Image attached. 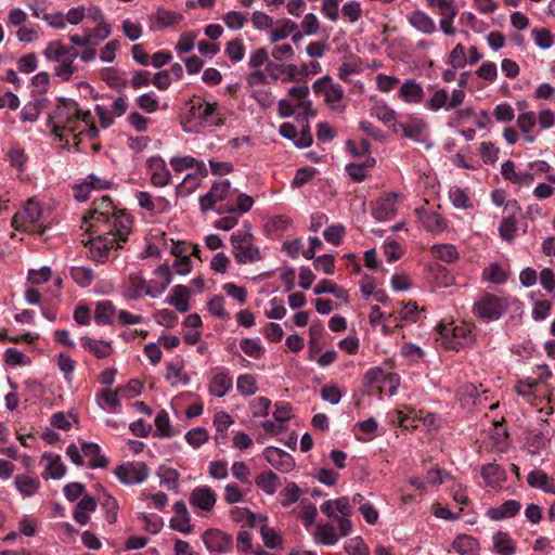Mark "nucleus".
I'll return each mask as SVG.
<instances>
[{"label": "nucleus", "mask_w": 555, "mask_h": 555, "mask_svg": "<svg viewBox=\"0 0 555 555\" xmlns=\"http://www.w3.org/2000/svg\"><path fill=\"white\" fill-rule=\"evenodd\" d=\"M254 205V199L251 196L245 194V193H240L236 197V205H222L220 206L218 209H217V212L219 215L221 214H224V212H228V214H235V212H240V214H245L247 211H249L251 209Z\"/></svg>", "instance_id": "obj_37"}, {"label": "nucleus", "mask_w": 555, "mask_h": 555, "mask_svg": "<svg viewBox=\"0 0 555 555\" xmlns=\"http://www.w3.org/2000/svg\"><path fill=\"white\" fill-rule=\"evenodd\" d=\"M170 165L177 172H182L185 169L196 167L199 171H203L205 169V165L203 162H198L195 158L191 156H183V157H172L170 159Z\"/></svg>", "instance_id": "obj_48"}, {"label": "nucleus", "mask_w": 555, "mask_h": 555, "mask_svg": "<svg viewBox=\"0 0 555 555\" xmlns=\"http://www.w3.org/2000/svg\"><path fill=\"white\" fill-rule=\"evenodd\" d=\"M111 219L112 215L103 214L102 210L94 214H87L82 218V223L86 227V231L90 233H94L96 235H107V232L111 231Z\"/></svg>", "instance_id": "obj_19"}, {"label": "nucleus", "mask_w": 555, "mask_h": 555, "mask_svg": "<svg viewBox=\"0 0 555 555\" xmlns=\"http://www.w3.org/2000/svg\"><path fill=\"white\" fill-rule=\"evenodd\" d=\"M146 164L154 186L163 188L170 183L171 175L162 157L153 156L147 159Z\"/></svg>", "instance_id": "obj_17"}, {"label": "nucleus", "mask_w": 555, "mask_h": 555, "mask_svg": "<svg viewBox=\"0 0 555 555\" xmlns=\"http://www.w3.org/2000/svg\"><path fill=\"white\" fill-rule=\"evenodd\" d=\"M236 388L243 396H251L258 390L256 379L250 374H243L238 376Z\"/></svg>", "instance_id": "obj_55"}, {"label": "nucleus", "mask_w": 555, "mask_h": 555, "mask_svg": "<svg viewBox=\"0 0 555 555\" xmlns=\"http://www.w3.org/2000/svg\"><path fill=\"white\" fill-rule=\"evenodd\" d=\"M85 20L94 31H104L106 35L111 33V28L105 24L103 12L100 8L91 5L85 9Z\"/></svg>", "instance_id": "obj_29"}, {"label": "nucleus", "mask_w": 555, "mask_h": 555, "mask_svg": "<svg viewBox=\"0 0 555 555\" xmlns=\"http://www.w3.org/2000/svg\"><path fill=\"white\" fill-rule=\"evenodd\" d=\"M96 506L98 503L95 499L89 495H83L74 509L73 517L75 521L81 526L87 525L90 521L89 514L94 512Z\"/></svg>", "instance_id": "obj_23"}, {"label": "nucleus", "mask_w": 555, "mask_h": 555, "mask_svg": "<svg viewBox=\"0 0 555 555\" xmlns=\"http://www.w3.org/2000/svg\"><path fill=\"white\" fill-rule=\"evenodd\" d=\"M114 474L124 485H137L147 479L150 468L143 462H126L117 466Z\"/></svg>", "instance_id": "obj_7"}, {"label": "nucleus", "mask_w": 555, "mask_h": 555, "mask_svg": "<svg viewBox=\"0 0 555 555\" xmlns=\"http://www.w3.org/2000/svg\"><path fill=\"white\" fill-rule=\"evenodd\" d=\"M231 192V183L229 180L212 184L209 192L199 197L201 210L206 212L212 209L217 203L227 199Z\"/></svg>", "instance_id": "obj_13"}, {"label": "nucleus", "mask_w": 555, "mask_h": 555, "mask_svg": "<svg viewBox=\"0 0 555 555\" xmlns=\"http://www.w3.org/2000/svg\"><path fill=\"white\" fill-rule=\"evenodd\" d=\"M70 276L80 286L87 287L93 281V271L86 267H74L70 270Z\"/></svg>", "instance_id": "obj_54"}, {"label": "nucleus", "mask_w": 555, "mask_h": 555, "mask_svg": "<svg viewBox=\"0 0 555 555\" xmlns=\"http://www.w3.org/2000/svg\"><path fill=\"white\" fill-rule=\"evenodd\" d=\"M202 539L207 550L211 553H229L233 547L232 537L219 529L206 530Z\"/></svg>", "instance_id": "obj_11"}, {"label": "nucleus", "mask_w": 555, "mask_h": 555, "mask_svg": "<svg viewBox=\"0 0 555 555\" xmlns=\"http://www.w3.org/2000/svg\"><path fill=\"white\" fill-rule=\"evenodd\" d=\"M449 104V93L444 89L437 90L430 100L427 102V107L434 112H437L441 108H446L448 111Z\"/></svg>", "instance_id": "obj_56"}, {"label": "nucleus", "mask_w": 555, "mask_h": 555, "mask_svg": "<svg viewBox=\"0 0 555 555\" xmlns=\"http://www.w3.org/2000/svg\"><path fill=\"white\" fill-rule=\"evenodd\" d=\"M182 18L180 13L159 9L150 16V28L152 31H160L179 24Z\"/></svg>", "instance_id": "obj_20"}, {"label": "nucleus", "mask_w": 555, "mask_h": 555, "mask_svg": "<svg viewBox=\"0 0 555 555\" xmlns=\"http://www.w3.org/2000/svg\"><path fill=\"white\" fill-rule=\"evenodd\" d=\"M263 457L271 466L282 473H288L295 467L293 456L275 447H267L263 450Z\"/></svg>", "instance_id": "obj_15"}, {"label": "nucleus", "mask_w": 555, "mask_h": 555, "mask_svg": "<svg viewBox=\"0 0 555 555\" xmlns=\"http://www.w3.org/2000/svg\"><path fill=\"white\" fill-rule=\"evenodd\" d=\"M397 214V195L386 194L372 203V216L379 222L392 219Z\"/></svg>", "instance_id": "obj_14"}, {"label": "nucleus", "mask_w": 555, "mask_h": 555, "mask_svg": "<svg viewBox=\"0 0 555 555\" xmlns=\"http://www.w3.org/2000/svg\"><path fill=\"white\" fill-rule=\"evenodd\" d=\"M42 461L47 462L46 470L42 474V477L53 478V479H60L64 476L66 472L65 465L61 461L60 455H53V454H43Z\"/></svg>", "instance_id": "obj_34"}, {"label": "nucleus", "mask_w": 555, "mask_h": 555, "mask_svg": "<svg viewBox=\"0 0 555 555\" xmlns=\"http://www.w3.org/2000/svg\"><path fill=\"white\" fill-rule=\"evenodd\" d=\"M156 474H157L162 485L167 486L168 489L177 488L178 480L180 478V474L177 469L163 464L157 468Z\"/></svg>", "instance_id": "obj_42"}, {"label": "nucleus", "mask_w": 555, "mask_h": 555, "mask_svg": "<svg viewBox=\"0 0 555 555\" xmlns=\"http://www.w3.org/2000/svg\"><path fill=\"white\" fill-rule=\"evenodd\" d=\"M481 476L486 483L491 487H499L506 480V472L498 463H489L481 467Z\"/></svg>", "instance_id": "obj_27"}, {"label": "nucleus", "mask_w": 555, "mask_h": 555, "mask_svg": "<svg viewBox=\"0 0 555 555\" xmlns=\"http://www.w3.org/2000/svg\"><path fill=\"white\" fill-rule=\"evenodd\" d=\"M288 94L294 102L296 107L305 114L306 118L314 117L317 115L315 109L312 107V102L307 100L309 94V88L306 85L295 86L288 90Z\"/></svg>", "instance_id": "obj_21"}, {"label": "nucleus", "mask_w": 555, "mask_h": 555, "mask_svg": "<svg viewBox=\"0 0 555 555\" xmlns=\"http://www.w3.org/2000/svg\"><path fill=\"white\" fill-rule=\"evenodd\" d=\"M89 245V257L98 262H104L113 248H120L121 245L108 235H96L86 243Z\"/></svg>", "instance_id": "obj_12"}, {"label": "nucleus", "mask_w": 555, "mask_h": 555, "mask_svg": "<svg viewBox=\"0 0 555 555\" xmlns=\"http://www.w3.org/2000/svg\"><path fill=\"white\" fill-rule=\"evenodd\" d=\"M132 219L129 215L121 211H115L111 219V231L107 235L114 238L115 242L121 243L128 240V235L131 231Z\"/></svg>", "instance_id": "obj_16"}, {"label": "nucleus", "mask_w": 555, "mask_h": 555, "mask_svg": "<svg viewBox=\"0 0 555 555\" xmlns=\"http://www.w3.org/2000/svg\"><path fill=\"white\" fill-rule=\"evenodd\" d=\"M190 289L184 285H176L171 289V295L167 302L173 306L179 312L184 313L189 310Z\"/></svg>", "instance_id": "obj_35"}, {"label": "nucleus", "mask_w": 555, "mask_h": 555, "mask_svg": "<svg viewBox=\"0 0 555 555\" xmlns=\"http://www.w3.org/2000/svg\"><path fill=\"white\" fill-rule=\"evenodd\" d=\"M216 502L217 494L208 486L196 487L190 494V504L204 512H211Z\"/></svg>", "instance_id": "obj_18"}, {"label": "nucleus", "mask_w": 555, "mask_h": 555, "mask_svg": "<svg viewBox=\"0 0 555 555\" xmlns=\"http://www.w3.org/2000/svg\"><path fill=\"white\" fill-rule=\"evenodd\" d=\"M154 423L156 427V433L159 437L165 438L173 436V431L170 426L169 415L165 410H162L157 413Z\"/></svg>", "instance_id": "obj_53"}, {"label": "nucleus", "mask_w": 555, "mask_h": 555, "mask_svg": "<svg viewBox=\"0 0 555 555\" xmlns=\"http://www.w3.org/2000/svg\"><path fill=\"white\" fill-rule=\"evenodd\" d=\"M493 547L500 555L515 554L516 546L509 534L504 531H498L493 534Z\"/></svg>", "instance_id": "obj_39"}, {"label": "nucleus", "mask_w": 555, "mask_h": 555, "mask_svg": "<svg viewBox=\"0 0 555 555\" xmlns=\"http://www.w3.org/2000/svg\"><path fill=\"white\" fill-rule=\"evenodd\" d=\"M423 96V88L414 79L405 80L399 90V98L406 103H420Z\"/></svg>", "instance_id": "obj_28"}, {"label": "nucleus", "mask_w": 555, "mask_h": 555, "mask_svg": "<svg viewBox=\"0 0 555 555\" xmlns=\"http://www.w3.org/2000/svg\"><path fill=\"white\" fill-rule=\"evenodd\" d=\"M81 345L85 349L92 352L98 359L107 358L113 352L111 343L98 340L88 336L80 338Z\"/></svg>", "instance_id": "obj_30"}, {"label": "nucleus", "mask_w": 555, "mask_h": 555, "mask_svg": "<svg viewBox=\"0 0 555 555\" xmlns=\"http://www.w3.org/2000/svg\"><path fill=\"white\" fill-rule=\"evenodd\" d=\"M41 216V205L34 198H29L23 209L14 215L12 225L17 231H36L39 235H43L47 227H36L35 224Z\"/></svg>", "instance_id": "obj_3"}, {"label": "nucleus", "mask_w": 555, "mask_h": 555, "mask_svg": "<svg viewBox=\"0 0 555 555\" xmlns=\"http://www.w3.org/2000/svg\"><path fill=\"white\" fill-rule=\"evenodd\" d=\"M439 340L446 349L459 350L470 339V330L465 325L439 324L437 326Z\"/></svg>", "instance_id": "obj_5"}, {"label": "nucleus", "mask_w": 555, "mask_h": 555, "mask_svg": "<svg viewBox=\"0 0 555 555\" xmlns=\"http://www.w3.org/2000/svg\"><path fill=\"white\" fill-rule=\"evenodd\" d=\"M343 18L347 22L354 23L362 15V9L360 3L357 1H350L343 5L341 8Z\"/></svg>", "instance_id": "obj_58"}, {"label": "nucleus", "mask_w": 555, "mask_h": 555, "mask_svg": "<svg viewBox=\"0 0 555 555\" xmlns=\"http://www.w3.org/2000/svg\"><path fill=\"white\" fill-rule=\"evenodd\" d=\"M345 550L348 555H370L366 544L360 537L348 540Z\"/></svg>", "instance_id": "obj_59"}, {"label": "nucleus", "mask_w": 555, "mask_h": 555, "mask_svg": "<svg viewBox=\"0 0 555 555\" xmlns=\"http://www.w3.org/2000/svg\"><path fill=\"white\" fill-rule=\"evenodd\" d=\"M260 533L263 540V543L269 548H276L281 545L282 539L281 537L275 532L274 529L269 528L266 525H262L260 528Z\"/></svg>", "instance_id": "obj_62"}, {"label": "nucleus", "mask_w": 555, "mask_h": 555, "mask_svg": "<svg viewBox=\"0 0 555 555\" xmlns=\"http://www.w3.org/2000/svg\"><path fill=\"white\" fill-rule=\"evenodd\" d=\"M81 451L85 456L89 457L90 468H105L108 465V460L101 454V448L94 442H83Z\"/></svg>", "instance_id": "obj_26"}, {"label": "nucleus", "mask_w": 555, "mask_h": 555, "mask_svg": "<svg viewBox=\"0 0 555 555\" xmlns=\"http://www.w3.org/2000/svg\"><path fill=\"white\" fill-rule=\"evenodd\" d=\"M208 433L204 427H196L189 430L185 435V439L189 444L194 448H198L208 440Z\"/></svg>", "instance_id": "obj_57"}, {"label": "nucleus", "mask_w": 555, "mask_h": 555, "mask_svg": "<svg viewBox=\"0 0 555 555\" xmlns=\"http://www.w3.org/2000/svg\"><path fill=\"white\" fill-rule=\"evenodd\" d=\"M406 18L414 29L423 34L430 35L436 29L434 20L423 11H413Z\"/></svg>", "instance_id": "obj_24"}, {"label": "nucleus", "mask_w": 555, "mask_h": 555, "mask_svg": "<svg viewBox=\"0 0 555 555\" xmlns=\"http://www.w3.org/2000/svg\"><path fill=\"white\" fill-rule=\"evenodd\" d=\"M371 115L398 133L397 126L399 122L396 121L397 114L390 106L385 103H376L371 111Z\"/></svg>", "instance_id": "obj_31"}, {"label": "nucleus", "mask_w": 555, "mask_h": 555, "mask_svg": "<svg viewBox=\"0 0 555 555\" xmlns=\"http://www.w3.org/2000/svg\"><path fill=\"white\" fill-rule=\"evenodd\" d=\"M345 227L341 224L330 225L323 232V236L327 243L339 245L345 236Z\"/></svg>", "instance_id": "obj_60"}, {"label": "nucleus", "mask_w": 555, "mask_h": 555, "mask_svg": "<svg viewBox=\"0 0 555 555\" xmlns=\"http://www.w3.org/2000/svg\"><path fill=\"white\" fill-rule=\"evenodd\" d=\"M222 21L231 31H238L246 25L248 17L240 11H229L223 15Z\"/></svg>", "instance_id": "obj_47"}, {"label": "nucleus", "mask_w": 555, "mask_h": 555, "mask_svg": "<svg viewBox=\"0 0 555 555\" xmlns=\"http://www.w3.org/2000/svg\"><path fill=\"white\" fill-rule=\"evenodd\" d=\"M431 254L437 259L448 263H452L459 258L456 248L451 244L434 245L431 247Z\"/></svg>", "instance_id": "obj_45"}, {"label": "nucleus", "mask_w": 555, "mask_h": 555, "mask_svg": "<svg viewBox=\"0 0 555 555\" xmlns=\"http://www.w3.org/2000/svg\"><path fill=\"white\" fill-rule=\"evenodd\" d=\"M397 129L398 133H401L403 137L430 147L431 144L427 143L428 129L424 119L412 117L406 122H399Z\"/></svg>", "instance_id": "obj_10"}, {"label": "nucleus", "mask_w": 555, "mask_h": 555, "mask_svg": "<svg viewBox=\"0 0 555 555\" xmlns=\"http://www.w3.org/2000/svg\"><path fill=\"white\" fill-rule=\"evenodd\" d=\"M452 546L460 555H475L479 550L478 541L467 534L457 535L454 539Z\"/></svg>", "instance_id": "obj_36"}, {"label": "nucleus", "mask_w": 555, "mask_h": 555, "mask_svg": "<svg viewBox=\"0 0 555 555\" xmlns=\"http://www.w3.org/2000/svg\"><path fill=\"white\" fill-rule=\"evenodd\" d=\"M90 117L89 112H82L73 100L62 99L55 109L53 133L63 141L62 131L67 130L75 134L82 121Z\"/></svg>", "instance_id": "obj_2"}, {"label": "nucleus", "mask_w": 555, "mask_h": 555, "mask_svg": "<svg viewBox=\"0 0 555 555\" xmlns=\"http://www.w3.org/2000/svg\"><path fill=\"white\" fill-rule=\"evenodd\" d=\"M15 486L24 496H31L39 490L40 480L29 475H17Z\"/></svg>", "instance_id": "obj_40"}, {"label": "nucleus", "mask_w": 555, "mask_h": 555, "mask_svg": "<svg viewBox=\"0 0 555 555\" xmlns=\"http://www.w3.org/2000/svg\"><path fill=\"white\" fill-rule=\"evenodd\" d=\"M240 347L245 354L253 359H259L263 352L260 340L255 338H242L240 340Z\"/></svg>", "instance_id": "obj_52"}, {"label": "nucleus", "mask_w": 555, "mask_h": 555, "mask_svg": "<svg viewBox=\"0 0 555 555\" xmlns=\"http://www.w3.org/2000/svg\"><path fill=\"white\" fill-rule=\"evenodd\" d=\"M166 379L170 380L171 386L188 385L190 377L183 373V365L180 363H169L167 365Z\"/></svg>", "instance_id": "obj_43"}, {"label": "nucleus", "mask_w": 555, "mask_h": 555, "mask_svg": "<svg viewBox=\"0 0 555 555\" xmlns=\"http://www.w3.org/2000/svg\"><path fill=\"white\" fill-rule=\"evenodd\" d=\"M499 233L503 240H505L507 242H512L514 240L515 233H516L515 219L513 217L503 218V220L501 221L500 227H499Z\"/></svg>", "instance_id": "obj_61"}, {"label": "nucleus", "mask_w": 555, "mask_h": 555, "mask_svg": "<svg viewBox=\"0 0 555 555\" xmlns=\"http://www.w3.org/2000/svg\"><path fill=\"white\" fill-rule=\"evenodd\" d=\"M74 46L82 48L79 53L75 47L63 44L60 40L50 42L43 50V55L48 61L57 62L54 68V76L63 81H68L78 70L74 61L79 56L83 62L93 61L96 56V42L91 41V37H70Z\"/></svg>", "instance_id": "obj_1"}, {"label": "nucleus", "mask_w": 555, "mask_h": 555, "mask_svg": "<svg viewBox=\"0 0 555 555\" xmlns=\"http://www.w3.org/2000/svg\"><path fill=\"white\" fill-rule=\"evenodd\" d=\"M102 79L111 87V88H125L127 85V80L124 78L122 74L113 68L106 67L101 73Z\"/></svg>", "instance_id": "obj_50"}, {"label": "nucleus", "mask_w": 555, "mask_h": 555, "mask_svg": "<svg viewBox=\"0 0 555 555\" xmlns=\"http://www.w3.org/2000/svg\"><path fill=\"white\" fill-rule=\"evenodd\" d=\"M427 5L441 15L440 28L444 35H452L453 22L459 12L455 0H426Z\"/></svg>", "instance_id": "obj_9"}, {"label": "nucleus", "mask_w": 555, "mask_h": 555, "mask_svg": "<svg viewBox=\"0 0 555 555\" xmlns=\"http://www.w3.org/2000/svg\"><path fill=\"white\" fill-rule=\"evenodd\" d=\"M314 540L324 545H334L338 542L339 535L334 525L330 522H319L315 527Z\"/></svg>", "instance_id": "obj_33"}, {"label": "nucleus", "mask_w": 555, "mask_h": 555, "mask_svg": "<svg viewBox=\"0 0 555 555\" xmlns=\"http://www.w3.org/2000/svg\"><path fill=\"white\" fill-rule=\"evenodd\" d=\"M331 80L330 76H323L313 82L312 89L315 93L324 94L325 103L333 111L341 113L346 107V105L341 103L344 99V90L340 85L331 83Z\"/></svg>", "instance_id": "obj_6"}, {"label": "nucleus", "mask_w": 555, "mask_h": 555, "mask_svg": "<svg viewBox=\"0 0 555 555\" xmlns=\"http://www.w3.org/2000/svg\"><path fill=\"white\" fill-rule=\"evenodd\" d=\"M508 305L503 297L487 293L473 307V313L485 322L499 320Z\"/></svg>", "instance_id": "obj_4"}, {"label": "nucleus", "mask_w": 555, "mask_h": 555, "mask_svg": "<svg viewBox=\"0 0 555 555\" xmlns=\"http://www.w3.org/2000/svg\"><path fill=\"white\" fill-rule=\"evenodd\" d=\"M115 312V307L111 301H100L95 307L94 320L98 324H111Z\"/></svg>", "instance_id": "obj_41"}, {"label": "nucleus", "mask_w": 555, "mask_h": 555, "mask_svg": "<svg viewBox=\"0 0 555 555\" xmlns=\"http://www.w3.org/2000/svg\"><path fill=\"white\" fill-rule=\"evenodd\" d=\"M4 361L8 365H25L29 362V359L20 350L9 348L4 352Z\"/></svg>", "instance_id": "obj_64"}, {"label": "nucleus", "mask_w": 555, "mask_h": 555, "mask_svg": "<svg viewBox=\"0 0 555 555\" xmlns=\"http://www.w3.org/2000/svg\"><path fill=\"white\" fill-rule=\"evenodd\" d=\"M190 113L194 119H197L202 126H218L221 124V117L216 102H205L202 100L193 101Z\"/></svg>", "instance_id": "obj_8"}, {"label": "nucleus", "mask_w": 555, "mask_h": 555, "mask_svg": "<svg viewBox=\"0 0 555 555\" xmlns=\"http://www.w3.org/2000/svg\"><path fill=\"white\" fill-rule=\"evenodd\" d=\"M449 198L457 209H469L473 207L467 193L459 186H453L449 191Z\"/></svg>", "instance_id": "obj_49"}, {"label": "nucleus", "mask_w": 555, "mask_h": 555, "mask_svg": "<svg viewBox=\"0 0 555 555\" xmlns=\"http://www.w3.org/2000/svg\"><path fill=\"white\" fill-rule=\"evenodd\" d=\"M423 227L433 233L442 232L447 228L444 218L437 211L418 208L415 210Z\"/></svg>", "instance_id": "obj_22"}, {"label": "nucleus", "mask_w": 555, "mask_h": 555, "mask_svg": "<svg viewBox=\"0 0 555 555\" xmlns=\"http://www.w3.org/2000/svg\"><path fill=\"white\" fill-rule=\"evenodd\" d=\"M208 474L212 479L223 480L228 478V463L224 461H212L208 466Z\"/></svg>", "instance_id": "obj_63"}, {"label": "nucleus", "mask_w": 555, "mask_h": 555, "mask_svg": "<svg viewBox=\"0 0 555 555\" xmlns=\"http://www.w3.org/2000/svg\"><path fill=\"white\" fill-rule=\"evenodd\" d=\"M233 255L235 260L241 264L256 262L261 259L258 247L254 246L251 242L244 246L237 245L236 249L233 250Z\"/></svg>", "instance_id": "obj_38"}, {"label": "nucleus", "mask_w": 555, "mask_h": 555, "mask_svg": "<svg viewBox=\"0 0 555 555\" xmlns=\"http://www.w3.org/2000/svg\"><path fill=\"white\" fill-rule=\"evenodd\" d=\"M482 276L493 284H503L507 280V273L496 262L487 267L483 270Z\"/></svg>", "instance_id": "obj_51"}, {"label": "nucleus", "mask_w": 555, "mask_h": 555, "mask_svg": "<svg viewBox=\"0 0 555 555\" xmlns=\"http://www.w3.org/2000/svg\"><path fill=\"white\" fill-rule=\"evenodd\" d=\"M232 387V379L224 373H218L214 376L210 392L218 398L225 396Z\"/></svg>", "instance_id": "obj_44"}, {"label": "nucleus", "mask_w": 555, "mask_h": 555, "mask_svg": "<svg viewBox=\"0 0 555 555\" xmlns=\"http://www.w3.org/2000/svg\"><path fill=\"white\" fill-rule=\"evenodd\" d=\"M527 482L532 488H538L546 493L555 494V482L553 478L541 469L530 472Z\"/></svg>", "instance_id": "obj_25"}, {"label": "nucleus", "mask_w": 555, "mask_h": 555, "mask_svg": "<svg viewBox=\"0 0 555 555\" xmlns=\"http://www.w3.org/2000/svg\"><path fill=\"white\" fill-rule=\"evenodd\" d=\"M285 37H272L274 42V47L271 51V55L274 60L283 62L291 60L294 56L293 47L286 42H280V39H284Z\"/></svg>", "instance_id": "obj_46"}, {"label": "nucleus", "mask_w": 555, "mask_h": 555, "mask_svg": "<svg viewBox=\"0 0 555 555\" xmlns=\"http://www.w3.org/2000/svg\"><path fill=\"white\" fill-rule=\"evenodd\" d=\"M255 483L264 493L272 495L278 491L281 480L272 470H266L256 476Z\"/></svg>", "instance_id": "obj_32"}]
</instances>
